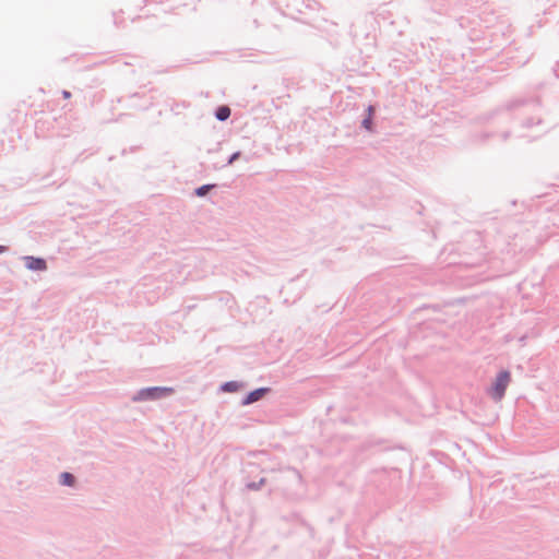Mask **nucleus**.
<instances>
[{
	"label": "nucleus",
	"instance_id": "f257e3e1",
	"mask_svg": "<svg viewBox=\"0 0 559 559\" xmlns=\"http://www.w3.org/2000/svg\"><path fill=\"white\" fill-rule=\"evenodd\" d=\"M510 380L511 376L509 371H501L497 376L490 389V395L492 396V399H495L496 401H500L503 397L506 390L510 383Z\"/></svg>",
	"mask_w": 559,
	"mask_h": 559
},
{
	"label": "nucleus",
	"instance_id": "f03ea898",
	"mask_svg": "<svg viewBox=\"0 0 559 559\" xmlns=\"http://www.w3.org/2000/svg\"><path fill=\"white\" fill-rule=\"evenodd\" d=\"M174 390L171 388H147L143 389L133 397V401H147L157 400L171 394Z\"/></svg>",
	"mask_w": 559,
	"mask_h": 559
},
{
	"label": "nucleus",
	"instance_id": "7ed1b4c3",
	"mask_svg": "<svg viewBox=\"0 0 559 559\" xmlns=\"http://www.w3.org/2000/svg\"><path fill=\"white\" fill-rule=\"evenodd\" d=\"M27 266L32 270H45L46 262L43 259L27 258Z\"/></svg>",
	"mask_w": 559,
	"mask_h": 559
},
{
	"label": "nucleus",
	"instance_id": "20e7f679",
	"mask_svg": "<svg viewBox=\"0 0 559 559\" xmlns=\"http://www.w3.org/2000/svg\"><path fill=\"white\" fill-rule=\"evenodd\" d=\"M265 393V389H258L253 392H251L245 400V404H250L253 402L259 401Z\"/></svg>",
	"mask_w": 559,
	"mask_h": 559
},
{
	"label": "nucleus",
	"instance_id": "39448f33",
	"mask_svg": "<svg viewBox=\"0 0 559 559\" xmlns=\"http://www.w3.org/2000/svg\"><path fill=\"white\" fill-rule=\"evenodd\" d=\"M230 116V109L227 106H221L216 110V118L221 121L228 119Z\"/></svg>",
	"mask_w": 559,
	"mask_h": 559
},
{
	"label": "nucleus",
	"instance_id": "423d86ee",
	"mask_svg": "<svg viewBox=\"0 0 559 559\" xmlns=\"http://www.w3.org/2000/svg\"><path fill=\"white\" fill-rule=\"evenodd\" d=\"M61 483L67 486H72L74 484V477L70 473L61 474Z\"/></svg>",
	"mask_w": 559,
	"mask_h": 559
},
{
	"label": "nucleus",
	"instance_id": "0eeeda50",
	"mask_svg": "<svg viewBox=\"0 0 559 559\" xmlns=\"http://www.w3.org/2000/svg\"><path fill=\"white\" fill-rule=\"evenodd\" d=\"M211 189V186H202L197 190V194L200 197H203L207 193V191Z\"/></svg>",
	"mask_w": 559,
	"mask_h": 559
},
{
	"label": "nucleus",
	"instance_id": "6e6552de",
	"mask_svg": "<svg viewBox=\"0 0 559 559\" xmlns=\"http://www.w3.org/2000/svg\"><path fill=\"white\" fill-rule=\"evenodd\" d=\"M362 126L367 129V130H372V117H367L364 121H362Z\"/></svg>",
	"mask_w": 559,
	"mask_h": 559
},
{
	"label": "nucleus",
	"instance_id": "1a4fd4ad",
	"mask_svg": "<svg viewBox=\"0 0 559 559\" xmlns=\"http://www.w3.org/2000/svg\"><path fill=\"white\" fill-rule=\"evenodd\" d=\"M237 388V384L235 382H228L224 385V390L226 391H235Z\"/></svg>",
	"mask_w": 559,
	"mask_h": 559
},
{
	"label": "nucleus",
	"instance_id": "9d476101",
	"mask_svg": "<svg viewBox=\"0 0 559 559\" xmlns=\"http://www.w3.org/2000/svg\"><path fill=\"white\" fill-rule=\"evenodd\" d=\"M373 112H374V108L372 106H369L368 107V117H372Z\"/></svg>",
	"mask_w": 559,
	"mask_h": 559
},
{
	"label": "nucleus",
	"instance_id": "9b49d317",
	"mask_svg": "<svg viewBox=\"0 0 559 559\" xmlns=\"http://www.w3.org/2000/svg\"><path fill=\"white\" fill-rule=\"evenodd\" d=\"M62 95H63V97H64L66 99H68V98H70V97H71V93H70V92H68V91H63V92H62Z\"/></svg>",
	"mask_w": 559,
	"mask_h": 559
},
{
	"label": "nucleus",
	"instance_id": "f8f14e48",
	"mask_svg": "<svg viewBox=\"0 0 559 559\" xmlns=\"http://www.w3.org/2000/svg\"><path fill=\"white\" fill-rule=\"evenodd\" d=\"M238 153L234 154L229 159V164H231L238 157Z\"/></svg>",
	"mask_w": 559,
	"mask_h": 559
},
{
	"label": "nucleus",
	"instance_id": "ddd939ff",
	"mask_svg": "<svg viewBox=\"0 0 559 559\" xmlns=\"http://www.w3.org/2000/svg\"><path fill=\"white\" fill-rule=\"evenodd\" d=\"M5 251V247L3 246H0V253L4 252Z\"/></svg>",
	"mask_w": 559,
	"mask_h": 559
}]
</instances>
